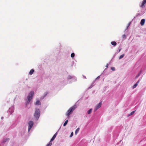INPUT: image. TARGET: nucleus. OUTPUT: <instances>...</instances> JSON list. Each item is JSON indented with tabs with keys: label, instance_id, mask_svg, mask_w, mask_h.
Here are the masks:
<instances>
[{
	"label": "nucleus",
	"instance_id": "f257e3e1",
	"mask_svg": "<svg viewBox=\"0 0 146 146\" xmlns=\"http://www.w3.org/2000/svg\"><path fill=\"white\" fill-rule=\"evenodd\" d=\"M76 108V105H74L70 107L67 111V112L66 113V115L67 116L68 119L69 118L70 115L72 113L73 111Z\"/></svg>",
	"mask_w": 146,
	"mask_h": 146
},
{
	"label": "nucleus",
	"instance_id": "f03ea898",
	"mask_svg": "<svg viewBox=\"0 0 146 146\" xmlns=\"http://www.w3.org/2000/svg\"><path fill=\"white\" fill-rule=\"evenodd\" d=\"M34 95V92L33 91H31L27 97L28 100L26 102V104H28L30 102L31 100L32 99L33 96Z\"/></svg>",
	"mask_w": 146,
	"mask_h": 146
},
{
	"label": "nucleus",
	"instance_id": "7ed1b4c3",
	"mask_svg": "<svg viewBox=\"0 0 146 146\" xmlns=\"http://www.w3.org/2000/svg\"><path fill=\"white\" fill-rule=\"evenodd\" d=\"M40 110L38 109H36L34 114V117L37 119H38L40 116Z\"/></svg>",
	"mask_w": 146,
	"mask_h": 146
},
{
	"label": "nucleus",
	"instance_id": "20e7f679",
	"mask_svg": "<svg viewBox=\"0 0 146 146\" xmlns=\"http://www.w3.org/2000/svg\"><path fill=\"white\" fill-rule=\"evenodd\" d=\"M34 123L32 121H30L29 122L28 131H29L33 127Z\"/></svg>",
	"mask_w": 146,
	"mask_h": 146
},
{
	"label": "nucleus",
	"instance_id": "39448f33",
	"mask_svg": "<svg viewBox=\"0 0 146 146\" xmlns=\"http://www.w3.org/2000/svg\"><path fill=\"white\" fill-rule=\"evenodd\" d=\"M102 102H100L99 103L98 105L96 106L94 109V111H96L98 109L101 107L102 105Z\"/></svg>",
	"mask_w": 146,
	"mask_h": 146
},
{
	"label": "nucleus",
	"instance_id": "423d86ee",
	"mask_svg": "<svg viewBox=\"0 0 146 146\" xmlns=\"http://www.w3.org/2000/svg\"><path fill=\"white\" fill-rule=\"evenodd\" d=\"M145 3H146V0H143L141 5H140V7H143Z\"/></svg>",
	"mask_w": 146,
	"mask_h": 146
},
{
	"label": "nucleus",
	"instance_id": "0eeeda50",
	"mask_svg": "<svg viewBox=\"0 0 146 146\" xmlns=\"http://www.w3.org/2000/svg\"><path fill=\"white\" fill-rule=\"evenodd\" d=\"M145 22V19H142L141 21L140 24L141 26L143 25Z\"/></svg>",
	"mask_w": 146,
	"mask_h": 146
},
{
	"label": "nucleus",
	"instance_id": "6e6552de",
	"mask_svg": "<svg viewBox=\"0 0 146 146\" xmlns=\"http://www.w3.org/2000/svg\"><path fill=\"white\" fill-rule=\"evenodd\" d=\"M139 82V80L138 81H137L136 83L133 86V89H134L137 87V86L138 85V84Z\"/></svg>",
	"mask_w": 146,
	"mask_h": 146
},
{
	"label": "nucleus",
	"instance_id": "1a4fd4ad",
	"mask_svg": "<svg viewBox=\"0 0 146 146\" xmlns=\"http://www.w3.org/2000/svg\"><path fill=\"white\" fill-rule=\"evenodd\" d=\"M41 103L39 100H37L35 104L36 105H40Z\"/></svg>",
	"mask_w": 146,
	"mask_h": 146
},
{
	"label": "nucleus",
	"instance_id": "9d476101",
	"mask_svg": "<svg viewBox=\"0 0 146 146\" xmlns=\"http://www.w3.org/2000/svg\"><path fill=\"white\" fill-rule=\"evenodd\" d=\"M34 72V70H33V69H31L30 71L29 72V74L30 75H32V74H33V73Z\"/></svg>",
	"mask_w": 146,
	"mask_h": 146
},
{
	"label": "nucleus",
	"instance_id": "9b49d317",
	"mask_svg": "<svg viewBox=\"0 0 146 146\" xmlns=\"http://www.w3.org/2000/svg\"><path fill=\"white\" fill-rule=\"evenodd\" d=\"M111 45L113 46H115L117 44L115 42V41H112L111 42Z\"/></svg>",
	"mask_w": 146,
	"mask_h": 146
},
{
	"label": "nucleus",
	"instance_id": "f8f14e48",
	"mask_svg": "<svg viewBox=\"0 0 146 146\" xmlns=\"http://www.w3.org/2000/svg\"><path fill=\"white\" fill-rule=\"evenodd\" d=\"M122 38L123 40H124L126 38V36L125 34H124L122 36Z\"/></svg>",
	"mask_w": 146,
	"mask_h": 146
},
{
	"label": "nucleus",
	"instance_id": "ddd939ff",
	"mask_svg": "<svg viewBox=\"0 0 146 146\" xmlns=\"http://www.w3.org/2000/svg\"><path fill=\"white\" fill-rule=\"evenodd\" d=\"M92 109H90L88 111V114H89L91 113L92 111Z\"/></svg>",
	"mask_w": 146,
	"mask_h": 146
},
{
	"label": "nucleus",
	"instance_id": "4468645a",
	"mask_svg": "<svg viewBox=\"0 0 146 146\" xmlns=\"http://www.w3.org/2000/svg\"><path fill=\"white\" fill-rule=\"evenodd\" d=\"M135 111H133L132 112H131L130 114H129L128 115V116H131V115H133L134 113V112H135Z\"/></svg>",
	"mask_w": 146,
	"mask_h": 146
},
{
	"label": "nucleus",
	"instance_id": "2eb2a0df",
	"mask_svg": "<svg viewBox=\"0 0 146 146\" xmlns=\"http://www.w3.org/2000/svg\"><path fill=\"white\" fill-rule=\"evenodd\" d=\"M68 122V120H67L66 121H65L64 123L63 124V126H65L67 124Z\"/></svg>",
	"mask_w": 146,
	"mask_h": 146
},
{
	"label": "nucleus",
	"instance_id": "dca6fc26",
	"mask_svg": "<svg viewBox=\"0 0 146 146\" xmlns=\"http://www.w3.org/2000/svg\"><path fill=\"white\" fill-rule=\"evenodd\" d=\"M79 129H80V128H78L76 129V130L75 131V134L76 135L77 134V133H78V132L79 131Z\"/></svg>",
	"mask_w": 146,
	"mask_h": 146
},
{
	"label": "nucleus",
	"instance_id": "f3484780",
	"mask_svg": "<svg viewBox=\"0 0 146 146\" xmlns=\"http://www.w3.org/2000/svg\"><path fill=\"white\" fill-rule=\"evenodd\" d=\"M55 137H55V136H53V137H52L50 141V142H51L52 141H53L54 140V139L55 138Z\"/></svg>",
	"mask_w": 146,
	"mask_h": 146
},
{
	"label": "nucleus",
	"instance_id": "a211bd4d",
	"mask_svg": "<svg viewBox=\"0 0 146 146\" xmlns=\"http://www.w3.org/2000/svg\"><path fill=\"white\" fill-rule=\"evenodd\" d=\"M52 144V143L51 142H49L46 146H51Z\"/></svg>",
	"mask_w": 146,
	"mask_h": 146
},
{
	"label": "nucleus",
	"instance_id": "6ab92c4d",
	"mask_svg": "<svg viewBox=\"0 0 146 146\" xmlns=\"http://www.w3.org/2000/svg\"><path fill=\"white\" fill-rule=\"evenodd\" d=\"M124 56V54H123L121 55L119 57V59H121Z\"/></svg>",
	"mask_w": 146,
	"mask_h": 146
},
{
	"label": "nucleus",
	"instance_id": "aec40b11",
	"mask_svg": "<svg viewBox=\"0 0 146 146\" xmlns=\"http://www.w3.org/2000/svg\"><path fill=\"white\" fill-rule=\"evenodd\" d=\"M74 56H75V54L74 53H72L71 54V57L72 58L74 57Z\"/></svg>",
	"mask_w": 146,
	"mask_h": 146
},
{
	"label": "nucleus",
	"instance_id": "412c9836",
	"mask_svg": "<svg viewBox=\"0 0 146 146\" xmlns=\"http://www.w3.org/2000/svg\"><path fill=\"white\" fill-rule=\"evenodd\" d=\"M140 74H141V72H140V73H139L137 76H136L135 77V78H137L140 75Z\"/></svg>",
	"mask_w": 146,
	"mask_h": 146
},
{
	"label": "nucleus",
	"instance_id": "4be33fe9",
	"mask_svg": "<svg viewBox=\"0 0 146 146\" xmlns=\"http://www.w3.org/2000/svg\"><path fill=\"white\" fill-rule=\"evenodd\" d=\"M73 135V132H72L71 133V135L70 136V137H72Z\"/></svg>",
	"mask_w": 146,
	"mask_h": 146
},
{
	"label": "nucleus",
	"instance_id": "5701e85b",
	"mask_svg": "<svg viewBox=\"0 0 146 146\" xmlns=\"http://www.w3.org/2000/svg\"><path fill=\"white\" fill-rule=\"evenodd\" d=\"M57 134V133H56L54 134V136H55V137H56Z\"/></svg>",
	"mask_w": 146,
	"mask_h": 146
},
{
	"label": "nucleus",
	"instance_id": "b1692460",
	"mask_svg": "<svg viewBox=\"0 0 146 146\" xmlns=\"http://www.w3.org/2000/svg\"><path fill=\"white\" fill-rule=\"evenodd\" d=\"M111 69L112 70H115V68H111Z\"/></svg>",
	"mask_w": 146,
	"mask_h": 146
},
{
	"label": "nucleus",
	"instance_id": "393cba45",
	"mask_svg": "<svg viewBox=\"0 0 146 146\" xmlns=\"http://www.w3.org/2000/svg\"><path fill=\"white\" fill-rule=\"evenodd\" d=\"M108 64H106V68H108Z\"/></svg>",
	"mask_w": 146,
	"mask_h": 146
},
{
	"label": "nucleus",
	"instance_id": "a878e982",
	"mask_svg": "<svg viewBox=\"0 0 146 146\" xmlns=\"http://www.w3.org/2000/svg\"><path fill=\"white\" fill-rule=\"evenodd\" d=\"M48 94V92H46V93H45V96H46L47 95V94Z\"/></svg>",
	"mask_w": 146,
	"mask_h": 146
},
{
	"label": "nucleus",
	"instance_id": "bb28decb",
	"mask_svg": "<svg viewBox=\"0 0 146 146\" xmlns=\"http://www.w3.org/2000/svg\"><path fill=\"white\" fill-rule=\"evenodd\" d=\"M121 49H119V52H120V51L121 50Z\"/></svg>",
	"mask_w": 146,
	"mask_h": 146
}]
</instances>
